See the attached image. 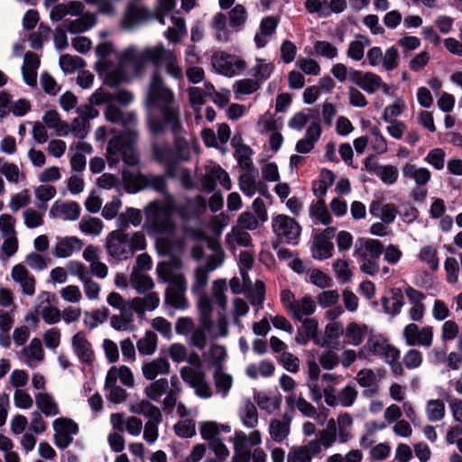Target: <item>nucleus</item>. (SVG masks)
<instances>
[{
    "label": "nucleus",
    "mask_w": 462,
    "mask_h": 462,
    "mask_svg": "<svg viewBox=\"0 0 462 462\" xmlns=\"http://www.w3.org/2000/svg\"><path fill=\"white\" fill-rule=\"evenodd\" d=\"M173 102L174 95L171 88H148L146 125L152 135H161L168 127L173 134L180 132L181 122L179 112L171 106Z\"/></svg>",
    "instance_id": "obj_1"
},
{
    "label": "nucleus",
    "mask_w": 462,
    "mask_h": 462,
    "mask_svg": "<svg viewBox=\"0 0 462 462\" xmlns=\"http://www.w3.org/2000/svg\"><path fill=\"white\" fill-rule=\"evenodd\" d=\"M125 60H132L135 66L134 79L143 76L148 62H152L155 69L152 72L149 87H163L161 66L165 63L167 73L174 79L182 78V69L178 64L175 53L165 49L162 45L146 48L140 52L128 51Z\"/></svg>",
    "instance_id": "obj_2"
},
{
    "label": "nucleus",
    "mask_w": 462,
    "mask_h": 462,
    "mask_svg": "<svg viewBox=\"0 0 462 462\" xmlns=\"http://www.w3.org/2000/svg\"><path fill=\"white\" fill-rule=\"evenodd\" d=\"M130 51L140 52L133 47L127 48L121 53L118 63L114 64L106 59L114 51L113 44L109 42L97 44L96 53L99 60L95 67L106 85L116 87L120 84H128L134 79L135 66L132 60H125V54Z\"/></svg>",
    "instance_id": "obj_3"
},
{
    "label": "nucleus",
    "mask_w": 462,
    "mask_h": 462,
    "mask_svg": "<svg viewBox=\"0 0 462 462\" xmlns=\"http://www.w3.org/2000/svg\"><path fill=\"white\" fill-rule=\"evenodd\" d=\"M137 138V131L129 128L124 129L118 135L111 138L106 148L109 165L112 166L118 162L117 158L113 162V156H117L119 153L125 164L137 165L140 162L136 148Z\"/></svg>",
    "instance_id": "obj_4"
},
{
    "label": "nucleus",
    "mask_w": 462,
    "mask_h": 462,
    "mask_svg": "<svg viewBox=\"0 0 462 462\" xmlns=\"http://www.w3.org/2000/svg\"><path fill=\"white\" fill-rule=\"evenodd\" d=\"M122 180L128 193H136L143 188L151 187L160 193L167 192V182L162 175H144L138 172L136 176L129 170H123Z\"/></svg>",
    "instance_id": "obj_5"
},
{
    "label": "nucleus",
    "mask_w": 462,
    "mask_h": 462,
    "mask_svg": "<svg viewBox=\"0 0 462 462\" xmlns=\"http://www.w3.org/2000/svg\"><path fill=\"white\" fill-rule=\"evenodd\" d=\"M331 72L340 83H344L348 78L351 83L358 87H381L382 85V79L378 75L356 69L348 70L346 66L342 63L335 64Z\"/></svg>",
    "instance_id": "obj_6"
},
{
    "label": "nucleus",
    "mask_w": 462,
    "mask_h": 462,
    "mask_svg": "<svg viewBox=\"0 0 462 462\" xmlns=\"http://www.w3.org/2000/svg\"><path fill=\"white\" fill-rule=\"evenodd\" d=\"M211 64L217 72L226 77L237 75L246 68L243 59L223 51L213 54Z\"/></svg>",
    "instance_id": "obj_7"
},
{
    "label": "nucleus",
    "mask_w": 462,
    "mask_h": 462,
    "mask_svg": "<svg viewBox=\"0 0 462 462\" xmlns=\"http://www.w3.org/2000/svg\"><path fill=\"white\" fill-rule=\"evenodd\" d=\"M272 227L278 237H283L285 242L291 245L299 243L301 226L292 217L286 215H278L273 218Z\"/></svg>",
    "instance_id": "obj_8"
},
{
    "label": "nucleus",
    "mask_w": 462,
    "mask_h": 462,
    "mask_svg": "<svg viewBox=\"0 0 462 462\" xmlns=\"http://www.w3.org/2000/svg\"><path fill=\"white\" fill-rule=\"evenodd\" d=\"M153 14L139 4L137 0L131 1L121 20V26L125 30L133 29L135 25L152 19Z\"/></svg>",
    "instance_id": "obj_9"
},
{
    "label": "nucleus",
    "mask_w": 462,
    "mask_h": 462,
    "mask_svg": "<svg viewBox=\"0 0 462 462\" xmlns=\"http://www.w3.org/2000/svg\"><path fill=\"white\" fill-rule=\"evenodd\" d=\"M273 69V65L272 63L257 60L256 64L248 70L249 78L245 81L236 82L235 87L259 86L269 79Z\"/></svg>",
    "instance_id": "obj_10"
},
{
    "label": "nucleus",
    "mask_w": 462,
    "mask_h": 462,
    "mask_svg": "<svg viewBox=\"0 0 462 462\" xmlns=\"http://www.w3.org/2000/svg\"><path fill=\"white\" fill-rule=\"evenodd\" d=\"M72 347L82 364L92 365L94 351L91 343L86 338L83 331H79L72 337Z\"/></svg>",
    "instance_id": "obj_11"
},
{
    "label": "nucleus",
    "mask_w": 462,
    "mask_h": 462,
    "mask_svg": "<svg viewBox=\"0 0 462 462\" xmlns=\"http://www.w3.org/2000/svg\"><path fill=\"white\" fill-rule=\"evenodd\" d=\"M83 244L77 236H69L61 239L54 248V255L59 258L69 257L75 250H80Z\"/></svg>",
    "instance_id": "obj_12"
},
{
    "label": "nucleus",
    "mask_w": 462,
    "mask_h": 462,
    "mask_svg": "<svg viewBox=\"0 0 462 462\" xmlns=\"http://www.w3.org/2000/svg\"><path fill=\"white\" fill-rule=\"evenodd\" d=\"M96 15L85 13L80 18L74 21H65V26L71 33L84 32L96 24Z\"/></svg>",
    "instance_id": "obj_13"
},
{
    "label": "nucleus",
    "mask_w": 462,
    "mask_h": 462,
    "mask_svg": "<svg viewBox=\"0 0 462 462\" xmlns=\"http://www.w3.org/2000/svg\"><path fill=\"white\" fill-rule=\"evenodd\" d=\"M37 408L46 416H55L60 413L57 402L51 394L48 393H39L35 395Z\"/></svg>",
    "instance_id": "obj_14"
},
{
    "label": "nucleus",
    "mask_w": 462,
    "mask_h": 462,
    "mask_svg": "<svg viewBox=\"0 0 462 462\" xmlns=\"http://www.w3.org/2000/svg\"><path fill=\"white\" fill-rule=\"evenodd\" d=\"M402 174L405 178L413 179L420 186L426 185L431 177V173L427 168L417 169L416 166L411 163L405 164L402 168Z\"/></svg>",
    "instance_id": "obj_15"
},
{
    "label": "nucleus",
    "mask_w": 462,
    "mask_h": 462,
    "mask_svg": "<svg viewBox=\"0 0 462 462\" xmlns=\"http://www.w3.org/2000/svg\"><path fill=\"white\" fill-rule=\"evenodd\" d=\"M386 342H387V340L385 338H382V339L374 338V337L368 338L367 346L369 347V351L374 356H381L384 350H388L393 353L392 358H393V360L400 359V356H401L400 350L397 347L387 344Z\"/></svg>",
    "instance_id": "obj_16"
},
{
    "label": "nucleus",
    "mask_w": 462,
    "mask_h": 462,
    "mask_svg": "<svg viewBox=\"0 0 462 462\" xmlns=\"http://www.w3.org/2000/svg\"><path fill=\"white\" fill-rule=\"evenodd\" d=\"M130 282L139 294L145 293L154 286L153 281L149 275L138 273L135 268L131 273Z\"/></svg>",
    "instance_id": "obj_17"
},
{
    "label": "nucleus",
    "mask_w": 462,
    "mask_h": 462,
    "mask_svg": "<svg viewBox=\"0 0 462 462\" xmlns=\"http://www.w3.org/2000/svg\"><path fill=\"white\" fill-rule=\"evenodd\" d=\"M247 20V12L243 5H236L228 13L229 25L236 31H239Z\"/></svg>",
    "instance_id": "obj_18"
},
{
    "label": "nucleus",
    "mask_w": 462,
    "mask_h": 462,
    "mask_svg": "<svg viewBox=\"0 0 462 462\" xmlns=\"http://www.w3.org/2000/svg\"><path fill=\"white\" fill-rule=\"evenodd\" d=\"M310 217L317 218L325 226H328L333 221L323 199H319L316 204L312 203L310 205Z\"/></svg>",
    "instance_id": "obj_19"
},
{
    "label": "nucleus",
    "mask_w": 462,
    "mask_h": 462,
    "mask_svg": "<svg viewBox=\"0 0 462 462\" xmlns=\"http://www.w3.org/2000/svg\"><path fill=\"white\" fill-rule=\"evenodd\" d=\"M210 358L208 365L214 367V370L221 371L224 368L223 363L227 357L226 349L222 345H212L209 350Z\"/></svg>",
    "instance_id": "obj_20"
},
{
    "label": "nucleus",
    "mask_w": 462,
    "mask_h": 462,
    "mask_svg": "<svg viewBox=\"0 0 462 462\" xmlns=\"http://www.w3.org/2000/svg\"><path fill=\"white\" fill-rule=\"evenodd\" d=\"M157 335L151 330L146 331L145 336L137 341L138 351L143 355H152L157 346Z\"/></svg>",
    "instance_id": "obj_21"
},
{
    "label": "nucleus",
    "mask_w": 462,
    "mask_h": 462,
    "mask_svg": "<svg viewBox=\"0 0 462 462\" xmlns=\"http://www.w3.org/2000/svg\"><path fill=\"white\" fill-rule=\"evenodd\" d=\"M367 330V326L362 327L356 322H350L346 328V337L348 338L349 343L354 346H358L363 342L364 334Z\"/></svg>",
    "instance_id": "obj_22"
},
{
    "label": "nucleus",
    "mask_w": 462,
    "mask_h": 462,
    "mask_svg": "<svg viewBox=\"0 0 462 462\" xmlns=\"http://www.w3.org/2000/svg\"><path fill=\"white\" fill-rule=\"evenodd\" d=\"M250 302L254 306L263 307L265 297V284L263 281L257 280L254 288H249L245 291Z\"/></svg>",
    "instance_id": "obj_23"
},
{
    "label": "nucleus",
    "mask_w": 462,
    "mask_h": 462,
    "mask_svg": "<svg viewBox=\"0 0 462 462\" xmlns=\"http://www.w3.org/2000/svg\"><path fill=\"white\" fill-rule=\"evenodd\" d=\"M426 412L429 420H440L445 416V403L441 400H429L427 402Z\"/></svg>",
    "instance_id": "obj_24"
},
{
    "label": "nucleus",
    "mask_w": 462,
    "mask_h": 462,
    "mask_svg": "<svg viewBox=\"0 0 462 462\" xmlns=\"http://www.w3.org/2000/svg\"><path fill=\"white\" fill-rule=\"evenodd\" d=\"M334 245L331 241H325L324 239H316L315 248L312 251L314 259L324 260L332 256Z\"/></svg>",
    "instance_id": "obj_25"
},
{
    "label": "nucleus",
    "mask_w": 462,
    "mask_h": 462,
    "mask_svg": "<svg viewBox=\"0 0 462 462\" xmlns=\"http://www.w3.org/2000/svg\"><path fill=\"white\" fill-rule=\"evenodd\" d=\"M102 228L103 222L97 217H84L79 222V229L85 234L97 236Z\"/></svg>",
    "instance_id": "obj_26"
},
{
    "label": "nucleus",
    "mask_w": 462,
    "mask_h": 462,
    "mask_svg": "<svg viewBox=\"0 0 462 462\" xmlns=\"http://www.w3.org/2000/svg\"><path fill=\"white\" fill-rule=\"evenodd\" d=\"M226 289V280L217 279L213 283V297L216 303L219 306L222 311H226L227 305V298L225 294Z\"/></svg>",
    "instance_id": "obj_27"
},
{
    "label": "nucleus",
    "mask_w": 462,
    "mask_h": 462,
    "mask_svg": "<svg viewBox=\"0 0 462 462\" xmlns=\"http://www.w3.org/2000/svg\"><path fill=\"white\" fill-rule=\"evenodd\" d=\"M168 387V380L161 378L147 386L144 392L148 398L156 402L167 391Z\"/></svg>",
    "instance_id": "obj_28"
},
{
    "label": "nucleus",
    "mask_w": 462,
    "mask_h": 462,
    "mask_svg": "<svg viewBox=\"0 0 462 462\" xmlns=\"http://www.w3.org/2000/svg\"><path fill=\"white\" fill-rule=\"evenodd\" d=\"M53 429L59 430L69 436L77 435L79 431V425L70 418L60 417L53 421Z\"/></svg>",
    "instance_id": "obj_29"
},
{
    "label": "nucleus",
    "mask_w": 462,
    "mask_h": 462,
    "mask_svg": "<svg viewBox=\"0 0 462 462\" xmlns=\"http://www.w3.org/2000/svg\"><path fill=\"white\" fill-rule=\"evenodd\" d=\"M269 431L272 439L276 442H282L290 433L288 424L279 420H273L270 423Z\"/></svg>",
    "instance_id": "obj_30"
},
{
    "label": "nucleus",
    "mask_w": 462,
    "mask_h": 462,
    "mask_svg": "<svg viewBox=\"0 0 462 462\" xmlns=\"http://www.w3.org/2000/svg\"><path fill=\"white\" fill-rule=\"evenodd\" d=\"M152 152L154 159L161 164L168 163L179 157L171 148L167 146L154 145Z\"/></svg>",
    "instance_id": "obj_31"
},
{
    "label": "nucleus",
    "mask_w": 462,
    "mask_h": 462,
    "mask_svg": "<svg viewBox=\"0 0 462 462\" xmlns=\"http://www.w3.org/2000/svg\"><path fill=\"white\" fill-rule=\"evenodd\" d=\"M420 259L429 264L432 271H437L439 266L438 252L436 249L430 245L421 248L420 253Z\"/></svg>",
    "instance_id": "obj_32"
},
{
    "label": "nucleus",
    "mask_w": 462,
    "mask_h": 462,
    "mask_svg": "<svg viewBox=\"0 0 462 462\" xmlns=\"http://www.w3.org/2000/svg\"><path fill=\"white\" fill-rule=\"evenodd\" d=\"M213 378L216 388L219 392H223L224 394H226L232 386V376L224 373L223 370H214Z\"/></svg>",
    "instance_id": "obj_33"
},
{
    "label": "nucleus",
    "mask_w": 462,
    "mask_h": 462,
    "mask_svg": "<svg viewBox=\"0 0 462 462\" xmlns=\"http://www.w3.org/2000/svg\"><path fill=\"white\" fill-rule=\"evenodd\" d=\"M376 176L387 185H392L396 182L399 172L398 169L393 165H382L379 171H376Z\"/></svg>",
    "instance_id": "obj_34"
},
{
    "label": "nucleus",
    "mask_w": 462,
    "mask_h": 462,
    "mask_svg": "<svg viewBox=\"0 0 462 462\" xmlns=\"http://www.w3.org/2000/svg\"><path fill=\"white\" fill-rule=\"evenodd\" d=\"M314 50L319 56L333 60L337 56V48L327 41H317L314 44Z\"/></svg>",
    "instance_id": "obj_35"
},
{
    "label": "nucleus",
    "mask_w": 462,
    "mask_h": 462,
    "mask_svg": "<svg viewBox=\"0 0 462 462\" xmlns=\"http://www.w3.org/2000/svg\"><path fill=\"white\" fill-rule=\"evenodd\" d=\"M174 431L180 438H191L196 434L195 423L191 420L178 421L174 425Z\"/></svg>",
    "instance_id": "obj_36"
},
{
    "label": "nucleus",
    "mask_w": 462,
    "mask_h": 462,
    "mask_svg": "<svg viewBox=\"0 0 462 462\" xmlns=\"http://www.w3.org/2000/svg\"><path fill=\"white\" fill-rule=\"evenodd\" d=\"M200 434L205 440H208L209 443L213 440L218 439L219 426L215 421L204 422L200 425Z\"/></svg>",
    "instance_id": "obj_37"
},
{
    "label": "nucleus",
    "mask_w": 462,
    "mask_h": 462,
    "mask_svg": "<svg viewBox=\"0 0 462 462\" xmlns=\"http://www.w3.org/2000/svg\"><path fill=\"white\" fill-rule=\"evenodd\" d=\"M239 188L245 196H254L256 190L254 176L252 174H242L239 177Z\"/></svg>",
    "instance_id": "obj_38"
},
{
    "label": "nucleus",
    "mask_w": 462,
    "mask_h": 462,
    "mask_svg": "<svg viewBox=\"0 0 462 462\" xmlns=\"http://www.w3.org/2000/svg\"><path fill=\"white\" fill-rule=\"evenodd\" d=\"M244 426L246 428H254L258 423V413L255 406L248 402L245 407V414L241 415Z\"/></svg>",
    "instance_id": "obj_39"
},
{
    "label": "nucleus",
    "mask_w": 462,
    "mask_h": 462,
    "mask_svg": "<svg viewBox=\"0 0 462 462\" xmlns=\"http://www.w3.org/2000/svg\"><path fill=\"white\" fill-rule=\"evenodd\" d=\"M444 268L447 273V282L456 283L458 280L459 266L456 258L447 257L444 263Z\"/></svg>",
    "instance_id": "obj_40"
},
{
    "label": "nucleus",
    "mask_w": 462,
    "mask_h": 462,
    "mask_svg": "<svg viewBox=\"0 0 462 462\" xmlns=\"http://www.w3.org/2000/svg\"><path fill=\"white\" fill-rule=\"evenodd\" d=\"M216 268V265L212 264L211 262H208L207 263L206 268L203 267H197L195 270V284L194 289L199 288L203 289L208 280V273L209 271H213Z\"/></svg>",
    "instance_id": "obj_41"
},
{
    "label": "nucleus",
    "mask_w": 462,
    "mask_h": 462,
    "mask_svg": "<svg viewBox=\"0 0 462 462\" xmlns=\"http://www.w3.org/2000/svg\"><path fill=\"white\" fill-rule=\"evenodd\" d=\"M279 362L283 368L291 373H297L300 369V360L290 352L283 351L280 356Z\"/></svg>",
    "instance_id": "obj_42"
},
{
    "label": "nucleus",
    "mask_w": 462,
    "mask_h": 462,
    "mask_svg": "<svg viewBox=\"0 0 462 462\" xmlns=\"http://www.w3.org/2000/svg\"><path fill=\"white\" fill-rule=\"evenodd\" d=\"M425 161L437 170H442L445 163V152L440 148L430 151Z\"/></svg>",
    "instance_id": "obj_43"
},
{
    "label": "nucleus",
    "mask_w": 462,
    "mask_h": 462,
    "mask_svg": "<svg viewBox=\"0 0 462 462\" xmlns=\"http://www.w3.org/2000/svg\"><path fill=\"white\" fill-rule=\"evenodd\" d=\"M399 51L395 47L386 50L383 58V67L385 70H393L398 67Z\"/></svg>",
    "instance_id": "obj_44"
},
{
    "label": "nucleus",
    "mask_w": 462,
    "mask_h": 462,
    "mask_svg": "<svg viewBox=\"0 0 462 462\" xmlns=\"http://www.w3.org/2000/svg\"><path fill=\"white\" fill-rule=\"evenodd\" d=\"M405 105L401 98L388 106L385 107L383 114L382 116V119L387 123H393L392 118L396 117L403 112Z\"/></svg>",
    "instance_id": "obj_45"
},
{
    "label": "nucleus",
    "mask_w": 462,
    "mask_h": 462,
    "mask_svg": "<svg viewBox=\"0 0 462 462\" xmlns=\"http://www.w3.org/2000/svg\"><path fill=\"white\" fill-rule=\"evenodd\" d=\"M359 254L363 257V263L361 265V271L370 276H374L378 273L379 265L376 262L377 259H368L365 253H361L360 249H356L355 254Z\"/></svg>",
    "instance_id": "obj_46"
},
{
    "label": "nucleus",
    "mask_w": 462,
    "mask_h": 462,
    "mask_svg": "<svg viewBox=\"0 0 462 462\" xmlns=\"http://www.w3.org/2000/svg\"><path fill=\"white\" fill-rule=\"evenodd\" d=\"M30 203V195L28 189H23L22 192L12 196L9 207L13 212H17L20 208L27 206Z\"/></svg>",
    "instance_id": "obj_47"
},
{
    "label": "nucleus",
    "mask_w": 462,
    "mask_h": 462,
    "mask_svg": "<svg viewBox=\"0 0 462 462\" xmlns=\"http://www.w3.org/2000/svg\"><path fill=\"white\" fill-rule=\"evenodd\" d=\"M206 374L201 372L199 378L196 383H192V387L196 388V394L203 399H208L212 396L210 386L206 382Z\"/></svg>",
    "instance_id": "obj_48"
},
{
    "label": "nucleus",
    "mask_w": 462,
    "mask_h": 462,
    "mask_svg": "<svg viewBox=\"0 0 462 462\" xmlns=\"http://www.w3.org/2000/svg\"><path fill=\"white\" fill-rule=\"evenodd\" d=\"M83 60L79 57H73L69 54L61 55L60 65L65 71H73L82 66Z\"/></svg>",
    "instance_id": "obj_49"
},
{
    "label": "nucleus",
    "mask_w": 462,
    "mask_h": 462,
    "mask_svg": "<svg viewBox=\"0 0 462 462\" xmlns=\"http://www.w3.org/2000/svg\"><path fill=\"white\" fill-rule=\"evenodd\" d=\"M357 397V391L354 386L346 385L339 393V401L342 406L350 407Z\"/></svg>",
    "instance_id": "obj_50"
},
{
    "label": "nucleus",
    "mask_w": 462,
    "mask_h": 462,
    "mask_svg": "<svg viewBox=\"0 0 462 462\" xmlns=\"http://www.w3.org/2000/svg\"><path fill=\"white\" fill-rule=\"evenodd\" d=\"M403 363L408 369L419 367L422 363V354L417 349H410L403 357Z\"/></svg>",
    "instance_id": "obj_51"
},
{
    "label": "nucleus",
    "mask_w": 462,
    "mask_h": 462,
    "mask_svg": "<svg viewBox=\"0 0 462 462\" xmlns=\"http://www.w3.org/2000/svg\"><path fill=\"white\" fill-rule=\"evenodd\" d=\"M356 381L361 387H371L376 383V376L372 369H362L356 374Z\"/></svg>",
    "instance_id": "obj_52"
},
{
    "label": "nucleus",
    "mask_w": 462,
    "mask_h": 462,
    "mask_svg": "<svg viewBox=\"0 0 462 462\" xmlns=\"http://www.w3.org/2000/svg\"><path fill=\"white\" fill-rule=\"evenodd\" d=\"M89 125L87 119L75 118L71 122V131L75 137L84 139L88 134Z\"/></svg>",
    "instance_id": "obj_53"
},
{
    "label": "nucleus",
    "mask_w": 462,
    "mask_h": 462,
    "mask_svg": "<svg viewBox=\"0 0 462 462\" xmlns=\"http://www.w3.org/2000/svg\"><path fill=\"white\" fill-rule=\"evenodd\" d=\"M24 224L29 228H35L42 225V216L33 208H28L23 212Z\"/></svg>",
    "instance_id": "obj_54"
},
{
    "label": "nucleus",
    "mask_w": 462,
    "mask_h": 462,
    "mask_svg": "<svg viewBox=\"0 0 462 462\" xmlns=\"http://www.w3.org/2000/svg\"><path fill=\"white\" fill-rule=\"evenodd\" d=\"M80 207L78 202L70 201L61 206V212L65 215L64 219L74 221L79 217Z\"/></svg>",
    "instance_id": "obj_55"
},
{
    "label": "nucleus",
    "mask_w": 462,
    "mask_h": 462,
    "mask_svg": "<svg viewBox=\"0 0 462 462\" xmlns=\"http://www.w3.org/2000/svg\"><path fill=\"white\" fill-rule=\"evenodd\" d=\"M86 315H89L92 318L93 321L88 323L87 320H85V324L90 329H93L96 327H97L99 323H103L107 319V318L109 317V310L106 307H103L101 310H97L92 311L90 314L87 312Z\"/></svg>",
    "instance_id": "obj_56"
},
{
    "label": "nucleus",
    "mask_w": 462,
    "mask_h": 462,
    "mask_svg": "<svg viewBox=\"0 0 462 462\" xmlns=\"http://www.w3.org/2000/svg\"><path fill=\"white\" fill-rule=\"evenodd\" d=\"M14 218L8 214H3L0 217V230L2 232L3 236H9L13 235H16L14 229Z\"/></svg>",
    "instance_id": "obj_57"
},
{
    "label": "nucleus",
    "mask_w": 462,
    "mask_h": 462,
    "mask_svg": "<svg viewBox=\"0 0 462 462\" xmlns=\"http://www.w3.org/2000/svg\"><path fill=\"white\" fill-rule=\"evenodd\" d=\"M237 223L247 230H254L258 227V219L250 211L243 212L238 217Z\"/></svg>",
    "instance_id": "obj_58"
},
{
    "label": "nucleus",
    "mask_w": 462,
    "mask_h": 462,
    "mask_svg": "<svg viewBox=\"0 0 462 462\" xmlns=\"http://www.w3.org/2000/svg\"><path fill=\"white\" fill-rule=\"evenodd\" d=\"M339 295L337 291H325L319 294L318 302L322 308L334 306L338 300Z\"/></svg>",
    "instance_id": "obj_59"
},
{
    "label": "nucleus",
    "mask_w": 462,
    "mask_h": 462,
    "mask_svg": "<svg viewBox=\"0 0 462 462\" xmlns=\"http://www.w3.org/2000/svg\"><path fill=\"white\" fill-rule=\"evenodd\" d=\"M37 199L42 202H47L55 197L57 191L54 186L40 185L34 190Z\"/></svg>",
    "instance_id": "obj_60"
},
{
    "label": "nucleus",
    "mask_w": 462,
    "mask_h": 462,
    "mask_svg": "<svg viewBox=\"0 0 462 462\" xmlns=\"http://www.w3.org/2000/svg\"><path fill=\"white\" fill-rule=\"evenodd\" d=\"M310 282L319 288H328L331 285V278L319 269H314L310 274Z\"/></svg>",
    "instance_id": "obj_61"
},
{
    "label": "nucleus",
    "mask_w": 462,
    "mask_h": 462,
    "mask_svg": "<svg viewBox=\"0 0 462 462\" xmlns=\"http://www.w3.org/2000/svg\"><path fill=\"white\" fill-rule=\"evenodd\" d=\"M320 365L326 370H331L339 363L338 356L332 350H328L319 357Z\"/></svg>",
    "instance_id": "obj_62"
},
{
    "label": "nucleus",
    "mask_w": 462,
    "mask_h": 462,
    "mask_svg": "<svg viewBox=\"0 0 462 462\" xmlns=\"http://www.w3.org/2000/svg\"><path fill=\"white\" fill-rule=\"evenodd\" d=\"M43 341L48 348L55 349L60 343V333L58 328H51L45 331Z\"/></svg>",
    "instance_id": "obj_63"
},
{
    "label": "nucleus",
    "mask_w": 462,
    "mask_h": 462,
    "mask_svg": "<svg viewBox=\"0 0 462 462\" xmlns=\"http://www.w3.org/2000/svg\"><path fill=\"white\" fill-rule=\"evenodd\" d=\"M419 327L415 323L408 324L403 329V337L408 346H416L419 340Z\"/></svg>",
    "instance_id": "obj_64"
}]
</instances>
